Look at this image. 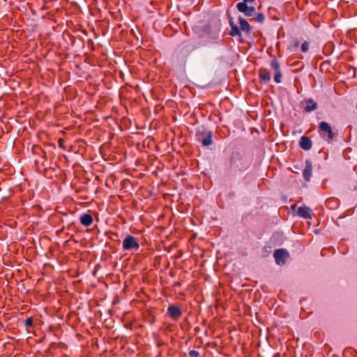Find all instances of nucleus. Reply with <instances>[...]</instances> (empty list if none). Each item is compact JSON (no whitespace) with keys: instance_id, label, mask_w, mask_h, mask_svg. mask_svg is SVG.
I'll return each instance as SVG.
<instances>
[{"instance_id":"f257e3e1","label":"nucleus","mask_w":357,"mask_h":357,"mask_svg":"<svg viewBox=\"0 0 357 357\" xmlns=\"http://www.w3.org/2000/svg\"><path fill=\"white\" fill-rule=\"evenodd\" d=\"M229 22L231 27V30L229 31V34L231 36L236 37L237 36L238 41L241 43L244 42L243 38V36L241 31L245 32V33H250L251 31V26L248 23V22L244 19L243 17L239 16L238 17V22L239 27L236 24L233 20V18L229 15V12H227Z\"/></svg>"},{"instance_id":"f03ea898","label":"nucleus","mask_w":357,"mask_h":357,"mask_svg":"<svg viewBox=\"0 0 357 357\" xmlns=\"http://www.w3.org/2000/svg\"><path fill=\"white\" fill-rule=\"evenodd\" d=\"M196 140L203 146H208L212 143V135L204 126H199L196 129Z\"/></svg>"},{"instance_id":"7ed1b4c3","label":"nucleus","mask_w":357,"mask_h":357,"mask_svg":"<svg viewBox=\"0 0 357 357\" xmlns=\"http://www.w3.org/2000/svg\"><path fill=\"white\" fill-rule=\"evenodd\" d=\"M318 132L320 136L328 143L333 142L336 137V133L333 130L328 123L321 121L318 126Z\"/></svg>"},{"instance_id":"20e7f679","label":"nucleus","mask_w":357,"mask_h":357,"mask_svg":"<svg viewBox=\"0 0 357 357\" xmlns=\"http://www.w3.org/2000/svg\"><path fill=\"white\" fill-rule=\"evenodd\" d=\"M122 248L124 251H137L139 243L137 238L128 234L123 241Z\"/></svg>"},{"instance_id":"39448f33","label":"nucleus","mask_w":357,"mask_h":357,"mask_svg":"<svg viewBox=\"0 0 357 357\" xmlns=\"http://www.w3.org/2000/svg\"><path fill=\"white\" fill-rule=\"evenodd\" d=\"M221 29V22L219 21L218 23H209L206 24L203 31L207 34L211 39H215L218 37Z\"/></svg>"},{"instance_id":"423d86ee","label":"nucleus","mask_w":357,"mask_h":357,"mask_svg":"<svg viewBox=\"0 0 357 357\" xmlns=\"http://www.w3.org/2000/svg\"><path fill=\"white\" fill-rule=\"evenodd\" d=\"M270 66L271 69L274 71L273 79L274 82L277 84H280L282 82V73L281 71V67L280 62L278 61L276 58L273 59L270 61Z\"/></svg>"},{"instance_id":"0eeeda50","label":"nucleus","mask_w":357,"mask_h":357,"mask_svg":"<svg viewBox=\"0 0 357 357\" xmlns=\"http://www.w3.org/2000/svg\"><path fill=\"white\" fill-rule=\"evenodd\" d=\"M273 257L278 265H284L289 257V252L283 248L277 249L274 251Z\"/></svg>"},{"instance_id":"6e6552de","label":"nucleus","mask_w":357,"mask_h":357,"mask_svg":"<svg viewBox=\"0 0 357 357\" xmlns=\"http://www.w3.org/2000/svg\"><path fill=\"white\" fill-rule=\"evenodd\" d=\"M243 162V158L239 153H234L230 159L231 165L238 167L241 171L245 169Z\"/></svg>"},{"instance_id":"1a4fd4ad","label":"nucleus","mask_w":357,"mask_h":357,"mask_svg":"<svg viewBox=\"0 0 357 357\" xmlns=\"http://www.w3.org/2000/svg\"><path fill=\"white\" fill-rule=\"evenodd\" d=\"M167 313L169 316L175 321L178 320L182 315L180 307L176 305H170L168 307Z\"/></svg>"},{"instance_id":"9d476101","label":"nucleus","mask_w":357,"mask_h":357,"mask_svg":"<svg viewBox=\"0 0 357 357\" xmlns=\"http://www.w3.org/2000/svg\"><path fill=\"white\" fill-rule=\"evenodd\" d=\"M259 78L261 83L267 84L271 81V77L270 72L265 68H261L259 70Z\"/></svg>"},{"instance_id":"9b49d317","label":"nucleus","mask_w":357,"mask_h":357,"mask_svg":"<svg viewBox=\"0 0 357 357\" xmlns=\"http://www.w3.org/2000/svg\"><path fill=\"white\" fill-rule=\"evenodd\" d=\"M312 174V165L310 160H305V167L303 171V176L305 181H310Z\"/></svg>"},{"instance_id":"f8f14e48","label":"nucleus","mask_w":357,"mask_h":357,"mask_svg":"<svg viewBox=\"0 0 357 357\" xmlns=\"http://www.w3.org/2000/svg\"><path fill=\"white\" fill-rule=\"evenodd\" d=\"M312 140L309 137L307 136H302L299 141V146L300 147L305 150V151H309L312 148Z\"/></svg>"},{"instance_id":"ddd939ff","label":"nucleus","mask_w":357,"mask_h":357,"mask_svg":"<svg viewBox=\"0 0 357 357\" xmlns=\"http://www.w3.org/2000/svg\"><path fill=\"white\" fill-rule=\"evenodd\" d=\"M81 224L84 227H89L92 225L93 218L89 213H82L79 218Z\"/></svg>"},{"instance_id":"4468645a","label":"nucleus","mask_w":357,"mask_h":357,"mask_svg":"<svg viewBox=\"0 0 357 357\" xmlns=\"http://www.w3.org/2000/svg\"><path fill=\"white\" fill-rule=\"evenodd\" d=\"M311 209L307 206H300L298 208L297 214L301 218H305V219H310L311 215H310Z\"/></svg>"},{"instance_id":"2eb2a0df","label":"nucleus","mask_w":357,"mask_h":357,"mask_svg":"<svg viewBox=\"0 0 357 357\" xmlns=\"http://www.w3.org/2000/svg\"><path fill=\"white\" fill-rule=\"evenodd\" d=\"M250 5H256L255 0H243V1L237 3L236 7L238 11H245L247 6Z\"/></svg>"},{"instance_id":"dca6fc26","label":"nucleus","mask_w":357,"mask_h":357,"mask_svg":"<svg viewBox=\"0 0 357 357\" xmlns=\"http://www.w3.org/2000/svg\"><path fill=\"white\" fill-rule=\"evenodd\" d=\"M306 106L304 108L305 112H310L317 109V103L312 98L305 100Z\"/></svg>"},{"instance_id":"f3484780","label":"nucleus","mask_w":357,"mask_h":357,"mask_svg":"<svg viewBox=\"0 0 357 357\" xmlns=\"http://www.w3.org/2000/svg\"><path fill=\"white\" fill-rule=\"evenodd\" d=\"M256 8L255 5H250L249 6H247V10L245 11H240L241 13H243L245 14L247 17H250L254 15L255 13Z\"/></svg>"},{"instance_id":"a211bd4d","label":"nucleus","mask_w":357,"mask_h":357,"mask_svg":"<svg viewBox=\"0 0 357 357\" xmlns=\"http://www.w3.org/2000/svg\"><path fill=\"white\" fill-rule=\"evenodd\" d=\"M253 20H255L257 22L263 23L265 20V17L263 13H258L256 14Z\"/></svg>"},{"instance_id":"6ab92c4d","label":"nucleus","mask_w":357,"mask_h":357,"mask_svg":"<svg viewBox=\"0 0 357 357\" xmlns=\"http://www.w3.org/2000/svg\"><path fill=\"white\" fill-rule=\"evenodd\" d=\"M301 48L303 52H306L309 49V43L307 41H305L301 44Z\"/></svg>"},{"instance_id":"aec40b11","label":"nucleus","mask_w":357,"mask_h":357,"mask_svg":"<svg viewBox=\"0 0 357 357\" xmlns=\"http://www.w3.org/2000/svg\"><path fill=\"white\" fill-rule=\"evenodd\" d=\"M24 326L26 328L31 327L33 326V319L31 317H29L24 321Z\"/></svg>"},{"instance_id":"412c9836","label":"nucleus","mask_w":357,"mask_h":357,"mask_svg":"<svg viewBox=\"0 0 357 357\" xmlns=\"http://www.w3.org/2000/svg\"><path fill=\"white\" fill-rule=\"evenodd\" d=\"M189 356L190 357H199V351L192 349L189 351Z\"/></svg>"},{"instance_id":"4be33fe9","label":"nucleus","mask_w":357,"mask_h":357,"mask_svg":"<svg viewBox=\"0 0 357 357\" xmlns=\"http://www.w3.org/2000/svg\"><path fill=\"white\" fill-rule=\"evenodd\" d=\"M326 64H327V63H326V62H323V63L321 64V67H320V68H322L324 65H326Z\"/></svg>"},{"instance_id":"5701e85b","label":"nucleus","mask_w":357,"mask_h":357,"mask_svg":"<svg viewBox=\"0 0 357 357\" xmlns=\"http://www.w3.org/2000/svg\"><path fill=\"white\" fill-rule=\"evenodd\" d=\"M61 144H62L61 139H59V146H61Z\"/></svg>"}]
</instances>
